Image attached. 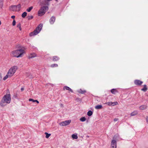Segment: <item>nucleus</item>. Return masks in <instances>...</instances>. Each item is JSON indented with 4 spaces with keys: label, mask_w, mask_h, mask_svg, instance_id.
I'll return each instance as SVG.
<instances>
[{
    "label": "nucleus",
    "mask_w": 148,
    "mask_h": 148,
    "mask_svg": "<svg viewBox=\"0 0 148 148\" xmlns=\"http://www.w3.org/2000/svg\"><path fill=\"white\" fill-rule=\"evenodd\" d=\"M58 66V65L57 64H52L51 65V67H56Z\"/></svg>",
    "instance_id": "31"
},
{
    "label": "nucleus",
    "mask_w": 148,
    "mask_h": 148,
    "mask_svg": "<svg viewBox=\"0 0 148 148\" xmlns=\"http://www.w3.org/2000/svg\"><path fill=\"white\" fill-rule=\"evenodd\" d=\"M33 7L32 6H31L27 9V11L28 12H30L33 9Z\"/></svg>",
    "instance_id": "27"
},
{
    "label": "nucleus",
    "mask_w": 148,
    "mask_h": 148,
    "mask_svg": "<svg viewBox=\"0 0 148 148\" xmlns=\"http://www.w3.org/2000/svg\"><path fill=\"white\" fill-rule=\"evenodd\" d=\"M92 114V111L91 110H89L88 111L87 113V115L89 116H91Z\"/></svg>",
    "instance_id": "22"
},
{
    "label": "nucleus",
    "mask_w": 148,
    "mask_h": 148,
    "mask_svg": "<svg viewBox=\"0 0 148 148\" xmlns=\"http://www.w3.org/2000/svg\"><path fill=\"white\" fill-rule=\"evenodd\" d=\"M69 91H70V92H73V90L70 88L69 89Z\"/></svg>",
    "instance_id": "39"
},
{
    "label": "nucleus",
    "mask_w": 148,
    "mask_h": 148,
    "mask_svg": "<svg viewBox=\"0 0 148 148\" xmlns=\"http://www.w3.org/2000/svg\"><path fill=\"white\" fill-rule=\"evenodd\" d=\"M24 53V50L20 49L12 51L11 55L13 57L19 58L21 57Z\"/></svg>",
    "instance_id": "2"
},
{
    "label": "nucleus",
    "mask_w": 148,
    "mask_h": 148,
    "mask_svg": "<svg viewBox=\"0 0 148 148\" xmlns=\"http://www.w3.org/2000/svg\"><path fill=\"white\" fill-rule=\"evenodd\" d=\"M16 22L14 20L12 22V25L13 26H14L16 24Z\"/></svg>",
    "instance_id": "35"
},
{
    "label": "nucleus",
    "mask_w": 148,
    "mask_h": 148,
    "mask_svg": "<svg viewBox=\"0 0 148 148\" xmlns=\"http://www.w3.org/2000/svg\"><path fill=\"white\" fill-rule=\"evenodd\" d=\"M24 90V89L23 88H22L21 89V90L22 91L23 90Z\"/></svg>",
    "instance_id": "42"
},
{
    "label": "nucleus",
    "mask_w": 148,
    "mask_h": 148,
    "mask_svg": "<svg viewBox=\"0 0 148 148\" xmlns=\"http://www.w3.org/2000/svg\"><path fill=\"white\" fill-rule=\"evenodd\" d=\"M86 119L84 117H82L80 119V120L82 122H84L85 121Z\"/></svg>",
    "instance_id": "24"
},
{
    "label": "nucleus",
    "mask_w": 148,
    "mask_h": 148,
    "mask_svg": "<svg viewBox=\"0 0 148 148\" xmlns=\"http://www.w3.org/2000/svg\"><path fill=\"white\" fill-rule=\"evenodd\" d=\"M110 91L113 94H115L116 92H117V91L116 89L114 88L111 89Z\"/></svg>",
    "instance_id": "17"
},
{
    "label": "nucleus",
    "mask_w": 148,
    "mask_h": 148,
    "mask_svg": "<svg viewBox=\"0 0 148 148\" xmlns=\"http://www.w3.org/2000/svg\"><path fill=\"white\" fill-rule=\"evenodd\" d=\"M16 7V8L17 10V11H19L20 10V8H21V5L19 3L17 5H15Z\"/></svg>",
    "instance_id": "15"
},
{
    "label": "nucleus",
    "mask_w": 148,
    "mask_h": 148,
    "mask_svg": "<svg viewBox=\"0 0 148 148\" xmlns=\"http://www.w3.org/2000/svg\"><path fill=\"white\" fill-rule=\"evenodd\" d=\"M70 88L67 86H64L63 88L64 90L66 89V90H69Z\"/></svg>",
    "instance_id": "32"
},
{
    "label": "nucleus",
    "mask_w": 148,
    "mask_h": 148,
    "mask_svg": "<svg viewBox=\"0 0 148 148\" xmlns=\"http://www.w3.org/2000/svg\"><path fill=\"white\" fill-rule=\"evenodd\" d=\"M27 13L26 12H24L22 14L21 16L23 18H25L27 15Z\"/></svg>",
    "instance_id": "23"
},
{
    "label": "nucleus",
    "mask_w": 148,
    "mask_h": 148,
    "mask_svg": "<svg viewBox=\"0 0 148 148\" xmlns=\"http://www.w3.org/2000/svg\"><path fill=\"white\" fill-rule=\"evenodd\" d=\"M59 59V58L57 56H55L53 57V61H57Z\"/></svg>",
    "instance_id": "11"
},
{
    "label": "nucleus",
    "mask_w": 148,
    "mask_h": 148,
    "mask_svg": "<svg viewBox=\"0 0 148 148\" xmlns=\"http://www.w3.org/2000/svg\"><path fill=\"white\" fill-rule=\"evenodd\" d=\"M6 92V94L3 97L0 102L1 106L2 107L6 106L7 104L10 103L11 102V98L9 90H7Z\"/></svg>",
    "instance_id": "1"
},
{
    "label": "nucleus",
    "mask_w": 148,
    "mask_h": 148,
    "mask_svg": "<svg viewBox=\"0 0 148 148\" xmlns=\"http://www.w3.org/2000/svg\"><path fill=\"white\" fill-rule=\"evenodd\" d=\"M17 27H18L20 30H21V24L20 23H18L17 25Z\"/></svg>",
    "instance_id": "25"
},
{
    "label": "nucleus",
    "mask_w": 148,
    "mask_h": 148,
    "mask_svg": "<svg viewBox=\"0 0 148 148\" xmlns=\"http://www.w3.org/2000/svg\"><path fill=\"white\" fill-rule=\"evenodd\" d=\"M1 21H0V25H1Z\"/></svg>",
    "instance_id": "44"
},
{
    "label": "nucleus",
    "mask_w": 148,
    "mask_h": 148,
    "mask_svg": "<svg viewBox=\"0 0 148 148\" xmlns=\"http://www.w3.org/2000/svg\"><path fill=\"white\" fill-rule=\"evenodd\" d=\"M143 83V82L139 80H135L134 81V83L136 85H140Z\"/></svg>",
    "instance_id": "8"
},
{
    "label": "nucleus",
    "mask_w": 148,
    "mask_h": 148,
    "mask_svg": "<svg viewBox=\"0 0 148 148\" xmlns=\"http://www.w3.org/2000/svg\"><path fill=\"white\" fill-rule=\"evenodd\" d=\"M3 6V0H0V8H2Z\"/></svg>",
    "instance_id": "26"
},
{
    "label": "nucleus",
    "mask_w": 148,
    "mask_h": 148,
    "mask_svg": "<svg viewBox=\"0 0 148 148\" xmlns=\"http://www.w3.org/2000/svg\"><path fill=\"white\" fill-rule=\"evenodd\" d=\"M71 120H66L60 122L59 124L62 126H65L69 125L71 123Z\"/></svg>",
    "instance_id": "6"
},
{
    "label": "nucleus",
    "mask_w": 148,
    "mask_h": 148,
    "mask_svg": "<svg viewBox=\"0 0 148 148\" xmlns=\"http://www.w3.org/2000/svg\"><path fill=\"white\" fill-rule=\"evenodd\" d=\"M2 79V77L1 76V74L0 73V81Z\"/></svg>",
    "instance_id": "38"
},
{
    "label": "nucleus",
    "mask_w": 148,
    "mask_h": 148,
    "mask_svg": "<svg viewBox=\"0 0 148 148\" xmlns=\"http://www.w3.org/2000/svg\"><path fill=\"white\" fill-rule=\"evenodd\" d=\"M137 113L138 112L137 111H134V112L131 113L130 115L131 116H133L136 115Z\"/></svg>",
    "instance_id": "19"
},
{
    "label": "nucleus",
    "mask_w": 148,
    "mask_h": 148,
    "mask_svg": "<svg viewBox=\"0 0 148 148\" xmlns=\"http://www.w3.org/2000/svg\"><path fill=\"white\" fill-rule=\"evenodd\" d=\"M10 77L9 75L7 74L3 78V80H5L8 78Z\"/></svg>",
    "instance_id": "30"
},
{
    "label": "nucleus",
    "mask_w": 148,
    "mask_h": 148,
    "mask_svg": "<svg viewBox=\"0 0 148 148\" xmlns=\"http://www.w3.org/2000/svg\"><path fill=\"white\" fill-rule=\"evenodd\" d=\"M113 139L114 138V136L113 137Z\"/></svg>",
    "instance_id": "45"
},
{
    "label": "nucleus",
    "mask_w": 148,
    "mask_h": 148,
    "mask_svg": "<svg viewBox=\"0 0 148 148\" xmlns=\"http://www.w3.org/2000/svg\"><path fill=\"white\" fill-rule=\"evenodd\" d=\"M56 20V18L54 16H52L49 20V21L51 24H53Z\"/></svg>",
    "instance_id": "9"
},
{
    "label": "nucleus",
    "mask_w": 148,
    "mask_h": 148,
    "mask_svg": "<svg viewBox=\"0 0 148 148\" xmlns=\"http://www.w3.org/2000/svg\"><path fill=\"white\" fill-rule=\"evenodd\" d=\"M47 1H51L52 0H47Z\"/></svg>",
    "instance_id": "43"
},
{
    "label": "nucleus",
    "mask_w": 148,
    "mask_h": 148,
    "mask_svg": "<svg viewBox=\"0 0 148 148\" xmlns=\"http://www.w3.org/2000/svg\"><path fill=\"white\" fill-rule=\"evenodd\" d=\"M36 56V55L35 53H32L29 56V59L32 58H34Z\"/></svg>",
    "instance_id": "13"
},
{
    "label": "nucleus",
    "mask_w": 148,
    "mask_h": 148,
    "mask_svg": "<svg viewBox=\"0 0 148 148\" xmlns=\"http://www.w3.org/2000/svg\"><path fill=\"white\" fill-rule=\"evenodd\" d=\"M11 17L12 18L14 19L15 18V16H12Z\"/></svg>",
    "instance_id": "40"
},
{
    "label": "nucleus",
    "mask_w": 148,
    "mask_h": 148,
    "mask_svg": "<svg viewBox=\"0 0 148 148\" xmlns=\"http://www.w3.org/2000/svg\"><path fill=\"white\" fill-rule=\"evenodd\" d=\"M147 108V106L145 105H143L140 106L139 107V109L141 110H143L146 109Z\"/></svg>",
    "instance_id": "12"
},
{
    "label": "nucleus",
    "mask_w": 148,
    "mask_h": 148,
    "mask_svg": "<svg viewBox=\"0 0 148 148\" xmlns=\"http://www.w3.org/2000/svg\"><path fill=\"white\" fill-rule=\"evenodd\" d=\"M112 102H108L106 103V104L108 106H112Z\"/></svg>",
    "instance_id": "34"
},
{
    "label": "nucleus",
    "mask_w": 148,
    "mask_h": 148,
    "mask_svg": "<svg viewBox=\"0 0 148 148\" xmlns=\"http://www.w3.org/2000/svg\"><path fill=\"white\" fill-rule=\"evenodd\" d=\"M45 5H49V3L48 2H47L46 3H45Z\"/></svg>",
    "instance_id": "41"
},
{
    "label": "nucleus",
    "mask_w": 148,
    "mask_h": 148,
    "mask_svg": "<svg viewBox=\"0 0 148 148\" xmlns=\"http://www.w3.org/2000/svg\"><path fill=\"white\" fill-rule=\"evenodd\" d=\"M33 18V17L32 16H29L28 17V20H31Z\"/></svg>",
    "instance_id": "33"
},
{
    "label": "nucleus",
    "mask_w": 148,
    "mask_h": 148,
    "mask_svg": "<svg viewBox=\"0 0 148 148\" xmlns=\"http://www.w3.org/2000/svg\"><path fill=\"white\" fill-rule=\"evenodd\" d=\"M45 134H46L45 137L46 138H48L51 135L50 134H48L47 132H45Z\"/></svg>",
    "instance_id": "28"
},
{
    "label": "nucleus",
    "mask_w": 148,
    "mask_h": 148,
    "mask_svg": "<svg viewBox=\"0 0 148 148\" xmlns=\"http://www.w3.org/2000/svg\"><path fill=\"white\" fill-rule=\"evenodd\" d=\"M118 104V103L117 102H112V106H114L115 105H116Z\"/></svg>",
    "instance_id": "29"
},
{
    "label": "nucleus",
    "mask_w": 148,
    "mask_h": 148,
    "mask_svg": "<svg viewBox=\"0 0 148 148\" xmlns=\"http://www.w3.org/2000/svg\"><path fill=\"white\" fill-rule=\"evenodd\" d=\"M72 137L73 139H77L78 138V136L77 134H73L72 135Z\"/></svg>",
    "instance_id": "21"
},
{
    "label": "nucleus",
    "mask_w": 148,
    "mask_h": 148,
    "mask_svg": "<svg viewBox=\"0 0 148 148\" xmlns=\"http://www.w3.org/2000/svg\"><path fill=\"white\" fill-rule=\"evenodd\" d=\"M78 92L82 94H84L86 92V91L85 90H82L80 89L78 90Z\"/></svg>",
    "instance_id": "16"
},
{
    "label": "nucleus",
    "mask_w": 148,
    "mask_h": 148,
    "mask_svg": "<svg viewBox=\"0 0 148 148\" xmlns=\"http://www.w3.org/2000/svg\"><path fill=\"white\" fill-rule=\"evenodd\" d=\"M147 86L146 85H144L143 86V88L141 89V90L144 92H145L147 90Z\"/></svg>",
    "instance_id": "14"
},
{
    "label": "nucleus",
    "mask_w": 148,
    "mask_h": 148,
    "mask_svg": "<svg viewBox=\"0 0 148 148\" xmlns=\"http://www.w3.org/2000/svg\"><path fill=\"white\" fill-rule=\"evenodd\" d=\"M119 120L118 119V118H115L114 119V121H116Z\"/></svg>",
    "instance_id": "37"
},
{
    "label": "nucleus",
    "mask_w": 148,
    "mask_h": 148,
    "mask_svg": "<svg viewBox=\"0 0 148 148\" xmlns=\"http://www.w3.org/2000/svg\"><path fill=\"white\" fill-rule=\"evenodd\" d=\"M146 120L147 123H148V116H146Z\"/></svg>",
    "instance_id": "36"
},
{
    "label": "nucleus",
    "mask_w": 148,
    "mask_h": 148,
    "mask_svg": "<svg viewBox=\"0 0 148 148\" xmlns=\"http://www.w3.org/2000/svg\"><path fill=\"white\" fill-rule=\"evenodd\" d=\"M102 108V106L101 105H98L95 107V108L97 109H101Z\"/></svg>",
    "instance_id": "20"
},
{
    "label": "nucleus",
    "mask_w": 148,
    "mask_h": 148,
    "mask_svg": "<svg viewBox=\"0 0 148 148\" xmlns=\"http://www.w3.org/2000/svg\"><path fill=\"white\" fill-rule=\"evenodd\" d=\"M116 142L115 140H112L111 144V148H116Z\"/></svg>",
    "instance_id": "7"
},
{
    "label": "nucleus",
    "mask_w": 148,
    "mask_h": 148,
    "mask_svg": "<svg viewBox=\"0 0 148 148\" xmlns=\"http://www.w3.org/2000/svg\"><path fill=\"white\" fill-rule=\"evenodd\" d=\"M48 9L49 8L47 6H44L41 8L38 11L39 16H41L44 15L46 12L48 10Z\"/></svg>",
    "instance_id": "4"
},
{
    "label": "nucleus",
    "mask_w": 148,
    "mask_h": 148,
    "mask_svg": "<svg viewBox=\"0 0 148 148\" xmlns=\"http://www.w3.org/2000/svg\"><path fill=\"white\" fill-rule=\"evenodd\" d=\"M42 24H40L33 32L30 33L29 34V36H32L37 35L40 32L42 29Z\"/></svg>",
    "instance_id": "3"
},
{
    "label": "nucleus",
    "mask_w": 148,
    "mask_h": 148,
    "mask_svg": "<svg viewBox=\"0 0 148 148\" xmlns=\"http://www.w3.org/2000/svg\"><path fill=\"white\" fill-rule=\"evenodd\" d=\"M15 5H11L10 7V10L12 11H17Z\"/></svg>",
    "instance_id": "10"
},
{
    "label": "nucleus",
    "mask_w": 148,
    "mask_h": 148,
    "mask_svg": "<svg viewBox=\"0 0 148 148\" xmlns=\"http://www.w3.org/2000/svg\"><path fill=\"white\" fill-rule=\"evenodd\" d=\"M29 101H32L33 102H36L38 103H39V101L37 100H34L32 99H29Z\"/></svg>",
    "instance_id": "18"
},
{
    "label": "nucleus",
    "mask_w": 148,
    "mask_h": 148,
    "mask_svg": "<svg viewBox=\"0 0 148 148\" xmlns=\"http://www.w3.org/2000/svg\"><path fill=\"white\" fill-rule=\"evenodd\" d=\"M17 69L18 67L17 66H13L10 69L7 73L9 75L10 77L13 76Z\"/></svg>",
    "instance_id": "5"
}]
</instances>
